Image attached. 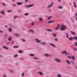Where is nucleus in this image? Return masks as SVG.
I'll list each match as a JSON object with an SVG mask.
<instances>
[{
	"label": "nucleus",
	"instance_id": "f257e3e1",
	"mask_svg": "<svg viewBox=\"0 0 77 77\" xmlns=\"http://www.w3.org/2000/svg\"><path fill=\"white\" fill-rule=\"evenodd\" d=\"M65 29H66V26H64L63 25H62L61 26V27H60V30H61L63 31L64 30H65Z\"/></svg>",
	"mask_w": 77,
	"mask_h": 77
},
{
	"label": "nucleus",
	"instance_id": "f03ea898",
	"mask_svg": "<svg viewBox=\"0 0 77 77\" xmlns=\"http://www.w3.org/2000/svg\"><path fill=\"white\" fill-rule=\"evenodd\" d=\"M53 5V2H51V4L49 5L48 6V7H47V8H48V9L52 7Z\"/></svg>",
	"mask_w": 77,
	"mask_h": 77
},
{
	"label": "nucleus",
	"instance_id": "7ed1b4c3",
	"mask_svg": "<svg viewBox=\"0 0 77 77\" xmlns=\"http://www.w3.org/2000/svg\"><path fill=\"white\" fill-rule=\"evenodd\" d=\"M34 6V5H33V4H32V5H28L27 6H25V7H26V8H30L31 7H32V6Z\"/></svg>",
	"mask_w": 77,
	"mask_h": 77
},
{
	"label": "nucleus",
	"instance_id": "20e7f679",
	"mask_svg": "<svg viewBox=\"0 0 77 77\" xmlns=\"http://www.w3.org/2000/svg\"><path fill=\"white\" fill-rule=\"evenodd\" d=\"M54 60L56 62H60V60L59 59L55 58L54 59Z\"/></svg>",
	"mask_w": 77,
	"mask_h": 77
},
{
	"label": "nucleus",
	"instance_id": "39448f33",
	"mask_svg": "<svg viewBox=\"0 0 77 77\" xmlns=\"http://www.w3.org/2000/svg\"><path fill=\"white\" fill-rule=\"evenodd\" d=\"M0 13L1 14H3V15H5V12L4 11H0Z\"/></svg>",
	"mask_w": 77,
	"mask_h": 77
},
{
	"label": "nucleus",
	"instance_id": "423d86ee",
	"mask_svg": "<svg viewBox=\"0 0 77 77\" xmlns=\"http://www.w3.org/2000/svg\"><path fill=\"white\" fill-rule=\"evenodd\" d=\"M41 45H46V43L45 42H42L40 43Z\"/></svg>",
	"mask_w": 77,
	"mask_h": 77
},
{
	"label": "nucleus",
	"instance_id": "0eeeda50",
	"mask_svg": "<svg viewBox=\"0 0 77 77\" xmlns=\"http://www.w3.org/2000/svg\"><path fill=\"white\" fill-rule=\"evenodd\" d=\"M59 24H58L57 25V26H56V27L55 28V30H57V29H59Z\"/></svg>",
	"mask_w": 77,
	"mask_h": 77
},
{
	"label": "nucleus",
	"instance_id": "6e6552de",
	"mask_svg": "<svg viewBox=\"0 0 77 77\" xmlns=\"http://www.w3.org/2000/svg\"><path fill=\"white\" fill-rule=\"evenodd\" d=\"M61 53L62 54H67V52L66 51H63L61 52Z\"/></svg>",
	"mask_w": 77,
	"mask_h": 77
},
{
	"label": "nucleus",
	"instance_id": "1a4fd4ad",
	"mask_svg": "<svg viewBox=\"0 0 77 77\" xmlns=\"http://www.w3.org/2000/svg\"><path fill=\"white\" fill-rule=\"evenodd\" d=\"M35 41L37 42H38V43H39V42H41V41L38 40V39L37 38H35Z\"/></svg>",
	"mask_w": 77,
	"mask_h": 77
},
{
	"label": "nucleus",
	"instance_id": "9d476101",
	"mask_svg": "<svg viewBox=\"0 0 77 77\" xmlns=\"http://www.w3.org/2000/svg\"><path fill=\"white\" fill-rule=\"evenodd\" d=\"M54 22V20H50L48 22V23H53Z\"/></svg>",
	"mask_w": 77,
	"mask_h": 77
},
{
	"label": "nucleus",
	"instance_id": "9b49d317",
	"mask_svg": "<svg viewBox=\"0 0 77 77\" xmlns=\"http://www.w3.org/2000/svg\"><path fill=\"white\" fill-rule=\"evenodd\" d=\"M50 45H51V46H52V47H54V48L56 47V46H55V45H54V44H53L50 43Z\"/></svg>",
	"mask_w": 77,
	"mask_h": 77
},
{
	"label": "nucleus",
	"instance_id": "f8f14e48",
	"mask_svg": "<svg viewBox=\"0 0 77 77\" xmlns=\"http://www.w3.org/2000/svg\"><path fill=\"white\" fill-rule=\"evenodd\" d=\"M3 48H4L5 49V50H8V47H5L4 46H2Z\"/></svg>",
	"mask_w": 77,
	"mask_h": 77
},
{
	"label": "nucleus",
	"instance_id": "ddd939ff",
	"mask_svg": "<svg viewBox=\"0 0 77 77\" xmlns=\"http://www.w3.org/2000/svg\"><path fill=\"white\" fill-rule=\"evenodd\" d=\"M44 56H45V57H48V56H49V54H45L44 55Z\"/></svg>",
	"mask_w": 77,
	"mask_h": 77
},
{
	"label": "nucleus",
	"instance_id": "4468645a",
	"mask_svg": "<svg viewBox=\"0 0 77 77\" xmlns=\"http://www.w3.org/2000/svg\"><path fill=\"white\" fill-rule=\"evenodd\" d=\"M71 33L72 34V35H75V33L72 31H71Z\"/></svg>",
	"mask_w": 77,
	"mask_h": 77
},
{
	"label": "nucleus",
	"instance_id": "2eb2a0df",
	"mask_svg": "<svg viewBox=\"0 0 77 77\" xmlns=\"http://www.w3.org/2000/svg\"><path fill=\"white\" fill-rule=\"evenodd\" d=\"M11 38L12 37H11V36H10L8 38V41H11Z\"/></svg>",
	"mask_w": 77,
	"mask_h": 77
},
{
	"label": "nucleus",
	"instance_id": "dca6fc26",
	"mask_svg": "<svg viewBox=\"0 0 77 77\" xmlns=\"http://www.w3.org/2000/svg\"><path fill=\"white\" fill-rule=\"evenodd\" d=\"M17 5H22L23 4V3L17 2Z\"/></svg>",
	"mask_w": 77,
	"mask_h": 77
},
{
	"label": "nucleus",
	"instance_id": "f3484780",
	"mask_svg": "<svg viewBox=\"0 0 77 77\" xmlns=\"http://www.w3.org/2000/svg\"><path fill=\"white\" fill-rule=\"evenodd\" d=\"M39 20L40 21H43V19L42 18H40L39 19Z\"/></svg>",
	"mask_w": 77,
	"mask_h": 77
},
{
	"label": "nucleus",
	"instance_id": "a211bd4d",
	"mask_svg": "<svg viewBox=\"0 0 77 77\" xmlns=\"http://www.w3.org/2000/svg\"><path fill=\"white\" fill-rule=\"evenodd\" d=\"M13 48H19V46H14L13 47Z\"/></svg>",
	"mask_w": 77,
	"mask_h": 77
},
{
	"label": "nucleus",
	"instance_id": "6ab92c4d",
	"mask_svg": "<svg viewBox=\"0 0 77 77\" xmlns=\"http://www.w3.org/2000/svg\"><path fill=\"white\" fill-rule=\"evenodd\" d=\"M66 62L69 64V65H70L71 64V63H70V61L68 60H67L66 61Z\"/></svg>",
	"mask_w": 77,
	"mask_h": 77
},
{
	"label": "nucleus",
	"instance_id": "aec40b11",
	"mask_svg": "<svg viewBox=\"0 0 77 77\" xmlns=\"http://www.w3.org/2000/svg\"><path fill=\"white\" fill-rule=\"evenodd\" d=\"M38 74H40V75H43V73H42V72H38Z\"/></svg>",
	"mask_w": 77,
	"mask_h": 77
},
{
	"label": "nucleus",
	"instance_id": "412c9836",
	"mask_svg": "<svg viewBox=\"0 0 77 77\" xmlns=\"http://www.w3.org/2000/svg\"><path fill=\"white\" fill-rule=\"evenodd\" d=\"M73 4L74 5V7H75V8H77V5H76V4H75V2H74Z\"/></svg>",
	"mask_w": 77,
	"mask_h": 77
},
{
	"label": "nucleus",
	"instance_id": "4be33fe9",
	"mask_svg": "<svg viewBox=\"0 0 77 77\" xmlns=\"http://www.w3.org/2000/svg\"><path fill=\"white\" fill-rule=\"evenodd\" d=\"M29 56L32 57H33V56H35V55H34V54H29Z\"/></svg>",
	"mask_w": 77,
	"mask_h": 77
},
{
	"label": "nucleus",
	"instance_id": "5701e85b",
	"mask_svg": "<svg viewBox=\"0 0 77 77\" xmlns=\"http://www.w3.org/2000/svg\"><path fill=\"white\" fill-rule=\"evenodd\" d=\"M2 6H4V7H5L6 6V4L4 3H2Z\"/></svg>",
	"mask_w": 77,
	"mask_h": 77
},
{
	"label": "nucleus",
	"instance_id": "b1692460",
	"mask_svg": "<svg viewBox=\"0 0 77 77\" xmlns=\"http://www.w3.org/2000/svg\"><path fill=\"white\" fill-rule=\"evenodd\" d=\"M15 35L16 36H17V37H18V36H20V35L16 33L15 34Z\"/></svg>",
	"mask_w": 77,
	"mask_h": 77
},
{
	"label": "nucleus",
	"instance_id": "393cba45",
	"mask_svg": "<svg viewBox=\"0 0 77 77\" xmlns=\"http://www.w3.org/2000/svg\"><path fill=\"white\" fill-rule=\"evenodd\" d=\"M8 30L9 31H10L11 32H12V29L11 28H8Z\"/></svg>",
	"mask_w": 77,
	"mask_h": 77
},
{
	"label": "nucleus",
	"instance_id": "a878e982",
	"mask_svg": "<svg viewBox=\"0 0 77 77\" xmlns=\"http://www.w3.org/2000/svg\"><path fill=\"white\" fill-rule=\"evenodd\" d=\"M29 32H32V33H33V30H32V29H30L29 30Z\"/></svg>",
	"mask_w": 77,
	"mask_h": 77
},
{
	"label": "nucleus",
	"instance_id": "bb28decb",
	"mask_svg": "<svg viewBox=\"0 0 77 77\" xmlns=\"http://www.w3.org/2000/svg\"><path fill=\"white\" fill-rule=\"evenodd\" d=\"M21 40L23 42H24L26 41V40H25V39H21Z\"/></svg>",
	"mask_w": 77,
	"mask_h": 77
},
{
	"label": "nucleus",
	"instance_id": "cd10ccee",
	"mask_svg": "<svg viewBox=\"0 0 77 77\" xmlns=\"http://www.w3.org/2000/svg\"><path fill=\"white\" fill-rule=\"evenodd\" d=\"M18 52L20 53H22L23 52V51H19Z\"/></svg>",
	"mask_w": 77,
	"mask_h": 77
},
{
	"label": "nucleus",
	"instance_id": "c85d7f7f",
	"mask_svg": "<svg viewBox=\"0 0 77 77\" xmlns=\"http://www.w3.org/2000/svg\"><path fill=\"white\" fill-rule=\"evenodd\" d=\"M33 59H36L37 60H38V59H39V58H38L35 57H33Z\"/></svg>",
	"mask_w": 77,
	"mask_h": 77
},
{
	"label": "nucleus",
	"instance_id": "c756f323",
	"mask_svg": "<svg viewBox=\"0 0 77 77\" xmlns=\"http://www.w3.org/2000/svg\"><path fill=\"white\" fill-rule=\"evenodd\" d=\"M73 39H74L73 38L71 37V38H69V40H71V41H72V40Z\"/></svg>",
	"mask_w": 77,
	"mask_h": 77
},
{
	"label": "nucleus",
	"instance_id": "7c9ffc66",
	"mask_svg": "<svg viewBox=\"0 0 77 77\" xmlns=\"http://www.w3.org/2000/svg\"><path fill=\"white\" fill-rule=\"evenodd\" d=\"M52 17L51 16H50L49 17H48V20H50V18H51Z\"/></svg>",
	"mask_w": 77,
	"mask_h": 77
},
{
	"label": "nucleus",
	"instance_id": "2f4dec72",
	"mask_svg": "<svg viewBox=\"0 0 77 77\" xmlns=\"http://www.w3.org/2000/svg\"><path fill=\"white\" fill-rule=\"evenodd\" d=\"M58 8L59 9H62V7L61 6H58Z\"/></svg>",
	"mask_w": 77,
	"mask_h": 77
},
{
	"label": "nucleus",
	"instance_id": "473e14b6",
	"mask_svg": "<svg viewBox=\"0 0 77 77\" xmlns=\"http://www.w3.org/2000/svg\"><path fill=\"white\" fill-rule=\"evenodd\" d=\"M57 76L58 77H62V75H61L60 74L58 75Z\"/></svg>",
	"mask_w": 77,
	"mask_h": 77
},
{
	"label": "nucleus",
	"instance_id": "72a5a7b5",
	"mask_svg": "<svg viewBox=\"0 0 77 77\" xmlns=\"http://www.w3.org/2000/svg\"><path fill=\"white\" fill-rule=\"evenodd\" d=\"M73 51H77V48H75L73 49Z\"/></svg>",
	"mask_w": 77,
	"mask_h": 77
},
{
	"label": "nucleus",
	"instance_id": "f704fd0d",
	"mask_svg": "<svg viewBox=\"0 0 77 77\" xmlns=\"http://www.w3.org/2000/svg\"><path fill=\"white\" fill-rule=\"evenodd\" d=\"M73 39H76L77 40V37L75 36V37H73Z\"/></svg>",
	"mask_w": 77,
	"mask_h": 77
},
{
	"label": "nucleus",
	"instance_id": "c9c22d12",
	"mask_svg": "<svg viewBox=\"0 0 77 77\" xmlns=\"http://www.w3.org/2000/svg\"><path fill=\"white\" fill-rule=\"evenodd\" d=\"M7 12H12V11H11V10H9L7 11Z\"/></svg>",
	"mask_w": 77,
	"mask_h": 77
},
{
	"label": "nucleus",
	"instance_id": "e433bc0d",
	"mask_svg": "<svg viewBox=\"0 0 77 77\" xmlns=\"http://www.w3.org/2000/svg\"><path fill=\"white\" fill-rule=\"evenodd\" d=\"M66 33L67 35L66 36V38H69L68 36H69V35H68V33Z\"/></svg>",
	"mask_w": 77,
	"mask_h": 77
},
{
	"label": "nucleus",
	"instance_id": "4c0bfd02",
	"mask_svg": "<svg viewBox=\"0 0 77 77\" xmlns=\"http://www.w3.org/2000/svg\"><path fill=\"white\" fill-rule=\"evenodd\" d=\"M72 59H73V60H75V57H74V56L72 57Z\"/></svg>",
	"mask_w": 77,
	"mask_h": 77
},
{
	"label": "nucleus",
	"instance_id": "58836bf2",
	"mask_svg": "<svg viewBox=\"0 0 77 77\" xmlns=\"http://www.w3.org/2000/svg\"><path fill=\"white\" fill-rule=\"evenodd\" d=\"M6 75L4 74H3V75L2 76V77H6Z\"/></svg>",
	"mask_w": 77,
	"mask_h": 77
},
{
	"label": "nucleus",
	"instance_id": "ea45409f",
	"mask_svg": "<svg viewBox=\"0 0 77 77\" xmlns=\"http://www.w3.org/2000/svg\"><path fill=\"white\" fill-rule=\"evenodd\" d=\"M54 40H55V41H58V39L57 38H55Z\"/></svg>",
	"mask_w": 77,
	"mask_h": 77
},
{
	"label": "nucleus",
	"instance_id": "a19ab883",
	"mask_svg": "<svg viewBox=\"0 0 77 77\" xmlns=\"http://www.w3.org/2000/svg\"><path fill=\"white\" fill-rule=\"evenodd\" d=\"M17 56H18V54H15L14 55V57H16Z\"/></svg>",
	"mask_w": 77,
	"mask_h": 77
},
{
	"label": "nucleus",
	"instance_id": "79ce46f5",
	"mask_svg": "<svg viewBox=\"0 0 77 77\" xmlns=\"http://www.w3.org/2000/svg\"><path fill=\"white\" fill-rule=\"evenodd\" d=\"M9 72H13V70H10L9 71Z\"/></svg>",
	"mask_w": 77,
	"mask_h": 77
},
{
	"label": "nucleus",
	"instance_id": "37998d69",
	"mask_svg": "<svg viewBox=\"0 0 77 77\" xmlns=\"http://www.w3.org/2000/svg\"><path fill=\"white\" fill-rule=\"evenodd\" d=\"M24 72H23L21 76H22V77H23V76H24Z\"/></svg>",
	"mask_w": 77,
	"mask_h": 77
},
{
	"label": "nucleus",
	"instance_id": "c03bdc74",
	"mask_svg": "<svg viewBox=\"0 0 77 77\" xmlns=\"http://www.w3.org/2000/svg\"><path fill=\"white\" fill-rule=\"evenodd\" d=\"M17 16L16 15H15L14 16V18L15 19V18H17Z\"/></svg>",
	"mask_w": 77,
	"mask_h": 77
},
{
	"label": "nucleus",
	"instance_id": "a18cd8bd",
	"mask_svg": "<svg viewBox=\"0 0 77 77\" xmlns=\"http://www.w3.org/2000/svg\"><path fill=\"white\" fill-rule=\"evenodd\" d=\"M25 15H29V14L28 13H26L24 14Z\"/></svg>",
	"mask_w": 77,
	"mask_h": 77
},
{
	"label": "nucleus",
	"instance_id": "49530a36",
	"mask_svg": "<svg viewBox=\"0 0 77 77\" xmlns=\"http://www.w3.org/2000/svg\"><path fill=\"white\" fill-rule=\"evenodd\" d=\"M53 35L54 37H56V35L55 34H53Z\"/></svg>",
	"mask_w": 77,
	"mask_h": 77
},
{
	"label": "nucleus",
	"instance_id": "de8ad7c7",
	"mask_svg": "<svg viewBox=\"0 0 77 77\" xmlns=\"http://www.w3.org/2000/svg\"><path fill=\"white\" fill-rule=\"evenodd\" d=\"M12 5L13 6H15V7L17 6V5H16V4H13Z\"/></svg>",
	"mask_w": 77,
	"mask_h": 77
},
{
	"label": "nucleus",
	"instance_id": "09e8293b",
	"mask_svg": "<svg viewBox=\"0 0 77 77\" xmlns=\"http://www.w3.org/2000/svg\"><path fill=\"white\" fill-rule=\"evenodd\" d=\"M48 31H49V32H51V30L50 29H48Z\"/></svg>",
	"mask_w": 77,
	"mask_h": 77
},
{
	"label": "nucleus",
	"instance_id": "8fccbe9b",
	"mask_svg": "<svg viewBox=\"0 0 77 77\" xmlns=\"http://www.w3.org/2000/svg\"><path fill=\"white\" fill-rule=\"evenodd\" d=\"M75 44L76 46H77V42H75Z\"/></svg>",
	"mask_w": 77,
	"mask_h": 77
},
{
	"label": "nucleus",
	"instance_id": "3c124183",
	"mask_svg": "<svg viewBox=\"0 0 77 77\" xmlns=\"http://www.w3.org/2000/svg\"><path fill=\"white\" fill-rule=\"evenodd\" d=\"M68 57H69V58H70V59H71V58H72V57L70 56H68Z\"/></svg>",
	"mask_w": 77,
	"mask_h": 77
},
{
	"label": "nucleus",
	"instance_id": "603ef678",
	"mask_svg": "<svg viewBox=\"0 0 77 77\" xmlns=\"http://www.w3.org/2000/svg\"><path fill=\"white\" fill-rule=\"evenodd\" d=\"M31 24V26H33V25H34V23H32Z\"/></svg>",
	"mask_w": 77,
	"mask_h": 77
},
{
	"label": "nucleus",
	"instance_id": "864d4df0",
	"mask_svg": "<svg viewBox=\"0 0 77 77\" xmlns=\"http://www.w3.org/2000/svg\"><path fill=\"white\" fill-rule=\"evenodd\" d=\"M0 33H3V31L0 30Z\"/></svg>",
	"mask_w": 77,
	"mask_h": 77
},
{
	"label": "nucleus",
	"instance_id": "5fc2aeb1",
	"mask_svg": "<svg viewBox=\"0 0 77 77\" xmlns=\"http://www.w3.org/2000/svg\"><path fill=\"white\" fill-rule=\"evenodd\" d=\"M67 67L68 68H70V67H69V66H67Z\"/></svg>",
	"mask_w": 77,
	"mask_h": 77
},
{
	"label": "nucleus",
	"instance_id": "6e6d98bb",
	"mask_svg": "<svg viewBox=\"0 0 77 77\" xmlns=\"http://www.w3.org/2000/svg\"><path fill=\"white\" fill-rule=\"evenodd\" d=\"M49 12H51V9H49Z\"/></svg>",
	"mask_w": 77,
	"mask_h": 77
},
{
	"label": "nucleus",
	"instance_id": "4d7b16f0",
	"mask_svg": "<svg viewBox=\"0 0 77 77\" xmlns=\"http://www.w3.org/2000/svg\"><path fill=\"white\" fill-rule=\"evenodd\" d=\"M10 43L9 42H8L7 43V45H8Z\"/></svg>",
	"mask_w": 77,
	"mask_h": 77
},
{
	"label": "nucleus",
	"instance_id": "13d9d810",
	"mask_svg": "<svg viewBox=\"0 0 77 77\" xmlns=\"http://www.w3.org/2000/svg\"><path fill=\"white\" fill-rule=\"evenodd\" d=\"M58 2H60V0H58Z\"/></svg>",
	"mask_w": 77,
	"mask_h": 77
},
{
	"label": "nucleus",
	"instance_id": "bf43d9fd",
	"mask_svg": "<svg viewBox=\"0 0 77 77\" xmlns=\"http://www.w3.org/2000/svg\"><path fill=\"white\" fill-rule=\"evenodd\" d=\"M0 57H2V56L1 55H0Z\"/></svg>",
	"mask_w": 77,
	"mask_h": 77
},
{
	"label": "nucleus",
	"instance_id": "052dcab7",
	"mask_svg": "<svg viewBox=\"0 0 77 77\" xmlns=\"http://www.w3.org/2000/svg\"><path fill=\"white\" fill-rule=\"evenodd\" d=\"M26 1V2H27V1H28V0H25Z\"/></svg>",
	"mask_w": 77,
	"mask_h": 77
},
{
	"label": "nucleus",
	"instance_id": "680f3d73",
	"mask_svg": "<svg viewBox=\"0 0 77 77\" xmlns=\"http://www.w3.org/2000/svg\"><path fill=\"white\" fill-rule=\"evenodd\" d=\"M66 54H69V53H67V52Z\"/></svg>",
	"mask_w": 77,
	"mask_h": 77
},
{
	"label": "nucleus",
	"instance_id": "e2e57ef3",
	"mask_svg": "<svg viewBox=\"0 0 77 77\" xmlns=\"http://www.w3.org/2000/svg\"><path fill=\"white\" fill-rule=\"evenodd\" d=\"M13 42H14V41L12 42V44H13Z\"/></svg>",
	"mask_w": 77,
	"mask_h": 77
},
{
	"label": "nucleus",
	"instance_id": "0e129e2a",
	"mask_svg": "<svg viewBox=\"0 0 77 77\" xmlns=\"http://www.w3.org/2000/svg\"><path fill=\"white\" fill-rule=\"evenodd\" d=\"M5 27H8V26H5Z\"/></svg>",
	"mask_w": 77,
	"mask_h": 77
},
{
	"label": "nucleus",
	"instance_id": "69168bd1",
	"mask_svg": "<svg viewBox=\"0 0 77 77\" xmlns=\"http://www.w3.org/2000/svg\"><path fill=\"white\" fill-rule=\"evenodd\" d=\"M13 2H14L15 0H12Z\"/></svg>",
	"mask_w": 77,
	"mask_h": 77
},
{
	"label": "nucleus",
	"instance_id": "338daca9",
	"mask_svg": "<svg viewBox=\"0 0 77 77\" xmlns=\"http://www.w3.org/2000/svg\"><path fill=\"white\" fill-rule=\"evenodd\" d=\"M76 16H77V13H76Z\"/></svg>",
	"mask_w": 77,
	"mask_h": 77
},
{
	"label": "nucleus",
	"instance_id": "774afa93",
	"mask_svg": "<svg viewBox=\"0 0 77 77\" xmlns=\"http://www.w3.org/2000/svg\"><path fill=\"white\" fill-rule=\"evenodd\" d=\"M76 68L77 69V67H76Z\"/></svg>",
	"mask_w": 77,
	"mask_h": 77
}]
</instances>
